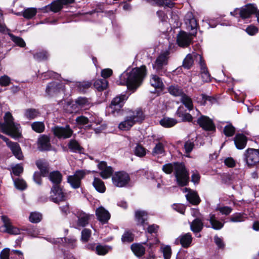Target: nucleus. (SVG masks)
Segmentation results:
<instances>
[{
    "mask_svg": "<svg viewBox=\"0 0 259 259\" xmlns=\"http://www.w3.org/2000/svg\"><path fill=\"white\" fill-rule=\"evenodd\" d=\"M146 72L145 66L135 68L130 72H123L120 76L119 84L126 85L129 90L134 92L141 85Z\"/></svg>",
    "mask_w": 259,
    "mask_h": 259,
    "instance_id": "1",
    "label": "nucleus"
},
{
    "mask_svg": "<svg viewBox=\"0 0 259 259\" xmlns=\"http://www.w3.org/2000/svg\"><path fill=\"white\" fill-rule=\"evenodd\" d=\"M162 169L166 174H170L174 171L177 182L179 186L187 185L189 174L183 164L178 162L167 163L163 165Z\"/></svg>",
    "mask_w": 259,
    "mask_h": 259,
    "instance_id": "2",
    "label": "nucleus"
},
{
    "mask_svg": "<svg viewBox=\"0 0 259 259\" xmlns=\"http://www.w3.org/2000/svg\"><path fill=\"white\" fill-rule=\"evenodd\" d=\"M4 118V122L0 123V128L2 132L12 137H19L20 135L19 124L14 122L12 114L9 112H6Z\"/></svg>",
    "mask_w": 259,
    "mask_h": 259,
    "instance_id": "3",
    "label": "nucleus"
},
{
    "mask_svg": "<svg viewBox=\"0 0 259 259\" xmlns=\"http://www.w3.org/2000/svg\"><path fill=\"white\" fill-rule=\"evenodd\" d=\"M101 74L103 78L98 80V92L104 91L103 94L102 93L100 95L101 101H103L106 100L108 95V91L107 90L108 82L106 78L112 74V70L109 68L104 69L101 71Z\"/></svg>",
    "mask_w": 259,
    "mask_h": 259,
    "instance_id": "4",
    "label": "nucleus"
},
{
    "mask_svg": "<svg viewBox=\"0 0 259 259\" xmlns=\"http://www.w3.org/2000/svg\"><path fill=\"white\" fill-rule=\"evenodd\" d=\"M127 98L128 97L125 94L117 96L113 98L109 106L111 113L114 116L120 114L124 102Z\"/></svg>",
    "mask_w": 259,
    "mask_h": 259,
    "instance_id": "5",
    "label": "nucleus"
},
{
    "mask_svg": "<svg viewBox=\"0 0 259 259\" xmlns=\"http://www.w3.org/2000/svg\"><path fill=\"white\" fill-rule=\"evenodd\" d=\"M113 185L117 187H126L130 181L128 174L124 171L115 172L112 177Z\"/></svg>",
    "mask_w": 259,
    "mask_h": 259,
    "instance_id": "6",
    "label": "nucleus"
},
{
    "mask_svg": "<svg viewBox=\"0 0 259 259\" xmlns=\"http://www.w3.org/2000/svg\"><path fill=\"white\" fill-rule=\"evenodd\" d=\"M244 160L249 167L255 165L259 163V150L248 149L244 154Z\"/></svg>",
    "mask_w": 259,
    "mask_h": 259,
    "instance_id": "7",
    "label": "nucleus"
},
{
    "mask_svg": "<svg viewBox=\"0 0 259 259\" xmlns=\"http://www.w3.org/2000/svg\"><path fill=\"white\" fill-rule=\"evenodd\" d=\"M66 198V194L63 191L62 189L59 185H54L50 192V199L55 203L65 200Z\"/></svg>",
    "mask_w": 259,
    "mask_h": 259,
    "instance_id": "8",
    "label": "nucleus"
},
{
    "mask_svg": "<svg viewBox=\"0 0 259 259\" xmlns=\"http://www.w3.org/2000/svg\"><path fill=\"white\" fill-rule=\"evenodd\" d=\"M85 174L86 173L83 170H76L73 175L68 177L67 181L73 188H78L80 186L81 180L84 178Z\"/></svg>",
    "mask_w": 259,
    "mask_h": 259,
    "instance_id": "9",
    "label": "nucleus"
},
{
    "mask_svg": "<svg viewBox=\"0 0 259 259\" xmlns=\"http://www.w3.org/2000/svg\"><path fill=\"white\" fill-rule=\"evenodd\" d=\"M168 55L169 53L168 52H165L160 54L157 57L154 64L153 65L154 69L161 75H162L165 72V70L163 69V66L167 63Z\"/></svg>",
    "mask_w": 259,
    "mask_h": 259,
    "instance_id": "10",
    "label": "nucleus"
},
{
    "mask_svg": "<svg viewBox=\"0 0 259 259\" xmlns=\"http://www.w3.org/2000/svg\"><path fill=\"white\" fill-rule=\"evenodd\" d=\"M54 135L59 138L67 139L70 138L73 133L69 125L65 127L55 126L53 129Z\"/></svg>",
    "mask_w": 259,
    "mask_h": 259,
    "instance_id": "11",
    "label": "nucleus"
},
{
    "mask_svg": "<svg viewBox=\"0 0 259 259\" xmlns=\"http://www.w3.org/2000/svg\"><path fill=\"white\" fill-rule=\"evenodd\" d=\"M37 148L40 151L51 150V144L50 137L46 135L39 136L37 139Z\"/></svg>",
    "mask_w": 259,
    "mask_h": 259,
    "instance_id": "12",
    "label": "nucleus"
},
{
    "mask_svg": "<svg viewBox=\"0 0 259 259\" xmlns=\"http://www.w3.org/2000/svg\"><path fill=\"white\" fill-rule=\"evenodd\" d=\"M198 124L206 131H214L215 125L212 120L206 116L201 115L198 119Z\"/></svg>",
    "mask_w": 259,
    "mask_h": 259,
    "instance_id": "13",
    "label": "nucleus"
},
{
    "mask_svg": "<svg viewBox=\"0 0 259 259\" xmlns=\"http://www.w3.org/2000/svg\"><path fill=\"white\" fill-rule=\"evenodd\" d=\"M98 169L100 170L98 173L102 178L105 179L110 178L113 172L112 167L107 166L106 162L103 161L98 164Z\"/></svg>",
    "mask_w": 259,
    "mask_h": 259,
    "instance_id": "14",
    "label": "nucleus"
},
{
    "mask_svg": "<svg viewBox=\"0 0 259 259\" xmlns=\"http://www.w3.org/2000/svg\"><path fill=\"white\" fill-rule=\"evenodd\" d=\"M191 35L184 31H181L177 36V43L183 48L187 47L192 42Z\"/></svg>",
    "mask_w": 259,
    "mask_h": 259,
    "instance_id": "15",
    "label": "nucleus"
},
{
    "mask_svg": "<svg viewBox=\"0 0 259 259\" xmlns=\"http://www.w3.org/2000/svg\"><path fill=\"white\" fill-rule=\"evenodd\" d=\"M207 220L209 222L210 225H205L207 228H211L214 230H221L224 225L225 222L223 220H219L214 214L210 213L209 215Z\"/></svg>",
    "mask_w": 259,
    "mask_h": 259,
    "instance_id": "16",
    "label": "nucleus"
},
{
    "mask_svg": "<svg viewBox=\"0 0 259 259\" xmlns=\"http://www.w3.org/2000/svg\"><path fill=\"white\" fill-rule=\"evenodd\" d=\"M192 237L190 233H187L180 235L175 241V244L178 245L181 244L184 248L189 247L192 243Z\"/></svg>",
    "mask_w": 259,
    "mask_h": 259,
    "instance_id": "17",
    "label": "nucleus"
},
{
    "mask_svg": "<svg viewBox=\"0 0 259 259\" xmlns=\"http://www.w3.org/2000/svg\"><path fill=\"white\" fill-rule=\"evenodd\" d=\"M256 8L252 4H248L239 10V15L242 19L248 18L256 12Z\"/></svg>",
    "mask_w": 259,
    "mask_h": 259,
    "instance_id": "18",
    "label": "nucleus"
},
{
    "mask_svg": "<svg viewBox=\"0 0 259 259\" xmlns=\"http://www.w3.org/2000/svg\"><path fill=\"white\" fill-rule=\"evenodd\" d=\"M2 220L4 223V226L6 228V231L7 233L14 235L20 234V230L12 225L10 219L7 216H2Z\"/></svg>",
    "mask_w": 259,
    "mask_h": 259,
    "instance_id": "19",
    "label": "nucleus"
},
{
    "mask_svg": "<svg viewBox=\"0 0 259 259\" xmlns=\"http://www.w3.org/2000/svg\"><path fill=\"white\" fill-rule=\"evenodd\" d=\"M111 218L109 212L103 206L98 207V221L102 224H106Z\"/></svg>",
    "mask_w": 259,
    "mask_h": 259,
    "instance_id": "20",
    "label": "nucleus"
},
{
    "mask_svg": "<svg viewBox=\"0 0 259 259\" xmlns=\"http://www.w3.org/2000/svg\"><path fill=\"white\" fill-rule=\"evenodd\" d=\"M127 116L135 123L142 122L145 118L144 114L141 109H137L135 111H130Z\"/></svg>",
    "mask_w": 259,
    "mask_h": 259,
    "instance_id": "21",
    "label": "nucleus"
},
{
    "mask_svg": "<svg viewBox=\"0 0 259 259\" xmlns=\"http://www.w3.org/2000/svg\"><path fill=\"white\" fill-rule=\"evenodd\" d=\"M63 86L57 82H52L50 83L47 88L46 93L50 96H54L63 89Z\"/></svg>",
    "mask_w": 259,
    "mask_h": 259,
    "instance_id": "22",
    "label": "nucleus"
},
{
    "mask_svg": "<svg viewBox=\"0 0 259 259\" xmlns=\"http://www.w3.org/2000/svg\"><path fill=\"white\" fill-rule=\"evenodd\" d=\"M7 146L9 147L14 155L17 159L19 160L23 159V155L18 143L11 141L10 143H9Z\"/></svg>",
    "mask_w": 259,
    "mask_h": 259,
    "instance_id": "23",
    "label": "nucleus"
},
{
    "mask_svg": "<svg viewBox=\"0 0 259 259\" xmlns=\"http://www.w3.org/2000/svg\"><path fill=\"white\" fill-rule=\"evenodd\" d=\"M190 226L191 230L193 233H196L201 231L204 226V223L201 218H197L190 223Z\"/></svg>",
    "mask_w": 259,
    "mask_h": 259,
    "instance_id": "24",
    "label": "nucleus"
},
{
    "mask_svg": "<svg viewBox=\"0 0 259 259\" xmlns=\"http://www.w3.org/2000/svg\"><path fill=\"white\" fill-rule=\"evenodd\" d=\"M77 217L78 218L77 226L84 227L89 224L91 216L84 212H78L77 213Z\"/></svg>",
    "mask_w": 259,
    "mask_h": 259,
    "instance_id": "25",
    "label": "nucleus"
},
{
    "mask_svg": "<svg viewBox=\"0 0 259 259\" xmlns=\"http://www.w3.org/2000/svg\"><path fill=\"white\" fill-rule=\"evenodd\" d=\"M247 139L243 134H237L234 138V143L238 149H244L246 145Z\"/></svg>",
    "mask_w": 259,
    "mask_h": 259,
    "instance_id": "26",
    "label": "nucleus"
},
{
    "mask_svg": "<svg viewBox=\"0 0 259 259\" xmlns=\"http://www.w3.org/2000/svg\"><path fill=\"white\" fill-rule=\"evenodd\" d=\"M185 24L191 30H194L197 27L196 20L194 18L191 13H187L185 17Z\"/></svg>",
    "mask_w": 259,
    "mask_h": 259,
    "instance_id": "27",
    "label": "nucleus"
},
{
    "mask_svg": "<svg viewBox=\"0 0 259 259\" xmlns=\"http://www.w3.org/2000/svg\"><path fill=\"white\" fill-rule=\"evenodd\" d=\"M199 56H201L195 53L188 54L183 61V66L185 68L190 69L193 64L194 58H199Z\"/></svg>",
    "mask_w": 259,
    "mask_h": 259,
    "instance_id": "28",
    "label": "nucleus"
},
{
    "mask_svg": "<svg viewBox=\"0 0 259 259\" xmlns=\"http://www.w3.org/2000/svg\"><path fill=\"white\" fill-rule=\"evenodd\" d=\"M199 64L201 69V77L204 81L208 82L210 80V74L208 71L207 68L205 64L202 60V57L199 56Z\"/></svg>",
    "mask_w": 259,
    "mask_h": 259,
    "instance_id": "29",
    "label": "nucleus"
},
{
    "mask_svg": "<svg viewBox=\"0 0 259 259\" xmlns=\"http://www.w3.org/2000/svg\"><path fill=\"white\" fill-rule=\"evenodd\" d=\"M36 165L40 170L41 174L42 176L46 177L48 175L49 168L47 162L41 160H39L36 162Z\"/></svg>",
    "mask_w": 259,
    "mask_h": 259,
    "instance_id": "30",
    "label": "nucleus"
},
{
    "mask_svg": "<svg viewBox=\"0 0 259 259\" xmlns=\"http://www.w3.org/2000/svg\"><path fill=\"white\" fill-rule=\"evenodd\" d=\"M177 122V120L176 119L167 117H163L159 121L160 125L166 128L172 127L175 125Z\"/></svg>",
    "mask_w": 259,
    "mask_h": 259,
    "instance_id": "31",
    "label": "nucleus"
},
{
    "mask_svg": "<svg viewBox=\"0 0 259 259\" xmlns=\"http://www.w3.org/2000/svg\"><path fill=\"white\" fill-rule=\"evenodd\" d=\"M186 196L187 200L193 205H197L200 202V198L196 192L191 191Z\"/></svg>",
    "mask_w": 259,
    "mask_h": 259,
    "instance_id": "32",
    "label": "nucleus"
},
{
    "mask_svg": "<svg viewBox=\"0 0 259 259\" xmlns=\"http://www.w3.org/2000/svg\"><path fill=\"white\" fill-rule=\"evenodd\" d=\"M135 124V123L132 119L127 116L124 120L119 123L118 127L121 130L127 131L130 130Z\"/></svg>",
    "mask_w": 259,
    "mask_h": 259,
    "instance_id": "33",
    "label": "nucleus"
},
{
    "mask_svg": "<svg viewBox=\"0 0 259 259\" xmlns=\"http://www.w3.org/2000/svg\"><path fill=\"white\" fill-rule=\"evenodd\" d=\"M150 82L151 85L155 89H162L164 86L161 79L156 75H151Z\"/></svg>",
    "mask_w": 259,
    "mask_h": 259,
    "instance_id": "34",
    "label": "nucleus"
},
{
    "mask_svg": "<svg viewBox=\"0 0 259 259\" xmlns=\"http://www.w3.org/2000/svg\"><path fill=\"white\" fill-rule=\"evenodd\" d=\"M135 218L139 224L143 225L147 219V213L143 210H137L135 212Z\"/></svg>",
    "mask_w": 259,
    "mask_h": 259,
    "instance_id": "35",
    "label": "nucleus"
},
{
    "mask_svg": "<svg viewBox=\"0 0 259 259\" xmlns=\"http://www.w3.org/2000/svg\"><path fill=\"white\" fill-rule=\"evenodd\" d=\"M39 111L36 109L29 108L25 110L24 116L28 119H33L35 118L40 116Z\"/></svg>",
    "mask_w": 259,
    "mask_h": 259,
    "instance_id": "36",
    "label": "nucleus"
},
{
    "mask_svg": "<svg viewBox=\"0 0 259 259\" xmlns=\"http://www.w3.org/2000/svg\"><path fill=\"white\" fill-rule=\"evenodd\" d=\"M197 102L200 103L201 105H205L208 102L210 104H212L216 102V99L212 97L201 94L197 98Z\"/></svg>",
    "mask_w": 259,
    "mask_h": 259,
    "instance_id": "37",
    "label": "nucleus"
},
{
    "mask_svg": "<svg viewBox=\"0 0 259 259\" xmlns=\"http://www.w3.org/2000/svg\"><path fill=\"white\" fill-rule=\"evenodd\" d=\"M168 92L175 97H182L184 94L183 90L178 85H171L168 88Z\"/></svg>",
    "mask_w": 259,
    "mask_h": 259,
    "instance_id": "38",
    "label": "nucleus"
},
{
    "mask_svg": "<svg viewBox=\"0 0 259 259\" xmlns=\"http://www.w3.org/2000/svg\"><path fill=\"white\" fill-rule=\"evenodd\" d=\"M91 85L92 83L90 81H83L75 82V86L77 88V90L81 93L85 92V91L91 87Z\"/></svg>",
    "mask_w": 259,
    "mask_h": 259,
    "instance_id": "39",
    "label": "nucleus"
},
{
    "mask_svg": "<svg viewBox=\"0 0 259 259\" xmlns=\"http://www.w3.org/2000/svg\"><path fill=\"white\" fill-rule=\"evenodd\" d=\"M49 179L54 185H59L62 181V175L58 171H53L50 174Z\"/></svg>",
    "mask_w": 259,
    "mask_h": 259,
    "instance_id": "40",
    "label": "nucleus"
},
{
    "mask_svg": "<svg viewBox=\"0 0 259 259\" xmlns=\"http://www.w3.org/2000/svg\"><path fill=\"white\" fill-rule=\"evenodd\" d=\"M88 104V101L86 98L79 97L76 100L75 104L68 102L67 106L68 107L70 106L72 107H73L74 106H78L79 108H82Z\"/></svg>",
    "mask_w": 259,
    "mask_h": 259,
    "instance_id": "41",
    "label": "nucleus"
},
{
    "mask_svg": "<svg viewBox=\"0 0 259 259\" xmlns=\"http://www.w3.org/2000/svg\"><path fill=\"white\" fill-rule=\"evenodd\" d=\"M131 249L133 252L137 256H141L143 255L145 251V248L141 244H134L131 246Z\"/></svg>",
    "mask_w": 259,
    "mask_h": 259,
    "instance_id": "42",
    "label": "nucleus"
},
{
    "mask_svg": "<svg viewBox=\"0 0 259 259\" xmlns=\"http://www.w3.org/2000/svg\"><path fill=\"white\" fill-rule=\"evenodd\" d=\"M181 101L183 104L189 110H191L193 108V103L192 99L187 95L184 94L181 97Z\"/></svg>",
    "mask_w": 259,
    "mask_h": 259,
    "instance_id": "43",
    "label": "nucleus"
},
{
    "mask_svg": "<svg viewBox=\"0 0 259 259\" xmlns=\"http://www.w3.org/2000/svg\"><path fill=\"white\" fill-rule=\"evenodd\" d=\"M50 10L54 12H58L63 8V6L60 0H56L48 6Z\"/></svg>",
    "mask_w": 259,
    "mask_h": 259,
    "instance_id": "44",
    "label": "nucleus"
},
{
    "mask_svg": "<svg viewBox=\"0 0 259 259\" xmlns=\"http://www.w3.org/2000/svg\"><path fill=\"white\" fill-rule=\"evenodd\" d=\"M37 13V10L34 8H29L25 9L23 12V16L26 19H31Z\"/></svg>",
    "mask_w": 259,
    "mask_h": 259,
    "instance_id": "45",
    "label": "nucleus"
},
{
    "mask_svg": "<svg viewBox=\"0 0 259 259\" xmlns=\"http://www.w3.org/2000/svg\"><path fill=\"white\" fill-rule=\"evenodd\" d=\"M182 108L183 107H180L176 112L177 115L179 117H181L182 118V120L185 121H191L192 120L193 117L191 114L189 113H183L182 110Z\"/></svg>",
    "mask_w": 259,
    "mask_h": 259,
    "instance_id": "46",
    "label": "nucleus"
},
{
    "mask_svg": "<svg viewBox=\"0 0 259 259\" xmlns=\"http://www.w3.org/2000/svg\"><path fill=\"white\" fill-rule=\"evenodd\" d=\"M31 128L36 133H41L44 131L45 126L44 122L35 121L31 124Z\"/></svg>",
    "mask_w": 259,
    "mask_h": 259,
    "instance_id": "47",
    "label": "nucleus"
},
{
    "mask_svg": "<svg viewBox=\"0 0 259 259\" xmlns=\"http://www.w3.org/2000/svg\"><path fill=\"white\" fill-rule=\"evenodd\" d=\"M246 218V217L244 214L236 213L231 216L230 221L234 223L242 222L244 221Z\"/></svg>",
    "mask_w": 259,
    "mask_h": 259,
    "instance_id": "48",
    "label": "nucleus"
},
{
    "mask_svg": "<svg viewBox=\"0 0 259 259\" xmlns=\"http://www.w3.org/2000/svg\"><path fill=\"white\" fill-rule=\"evenodd\" d=\"M68 147L73 152L81 153L82 149L79 143L75 140H71L68 144Z\"/></svg>",
    "mask_w": 259,
    "mask_h": 259,
    "instance_id": "49",
    "label": "nucleus"
},
{
    "mask_svg": "<svg viewBox=\"0 0 259 259\" xmlns=\"http://www.w3.org/2000/svg\"><path fill=\"white\" fill-rule=\"evenodd\" d=\"M9 35L10 36L11 39L17 46L20 47H24L25 46V42L21 37L16 36L11 33H9Z\"/></svg>",
    "mask_w": 259,
    "mask_h": 259,
    "instance_id": "50",
    "label": "nucleus"
},
{
    "mask_svg": "<svg viewBox=\"0 0 259 259\" xmlns=\"http://www.w3.org/2000/svg\"><path fill=\"white\" fill-rule=\"evenodd\" d=\"M41 219V214L37 212H31L29 216V221L33 223H37L39 222Z\"/></svg>",
    "mask_w": 259,
    "mask_h": 259,
    "instance_id": "51",
    "label": "nucleus"
},
{
    "mask_svg": "<svg viewBox=\"0 0 259 259\" xmlns=\"http://www.w3.org/2000/svg\"><path fill=\"white\" fill-rule=\"evenodd\" d=\"M134 153L137 156L143 157L146 155V151L145 148L142 145H137L135 148Z\"/></svg>",
    "mask_w": 259,
    "mask_h": 259,
    "instance_id": "52",
    "label": "nucleus"
},
{
    "mask_svg": "<svg viewBox=\"0 0 259 259\" xmlns=\"http://www.w3.org/2000/svg\"><path fill=\"white\" fill-rule=\"evenodd\" d=\"M164 152V146L161 143H158L152 150L153 155H159Z\"/></svg>",
    "mask_w": 259,
    "mask_h": 259,
    "instance_id": "53",
    "label": "nucleus"
},
{
    "mask_svg": "<svg viewBox=\"0 0 259 259\" xmlns=\"http://www.w3.org/2000/svg\"><path fill=\"white\" fill-rule=\"evenodd\" d=\"M235 132V128L231 124L226 125L224 129V133L227 137H232Z\"/></svg>",
    "mask_w": 259,
    "mask_h": 259,
    "instance_id": "54",
    "label": "nucleus"
},
{
    "mask_svg": "<svg viewBox=\"0 0 259 259\" xmlns=\"http://www.w3.org/2000/svg\"><path fill=\"white\" fill-rule=\"evenodd\" d=\"M48 53L44 51L37 52L34 54V58L38 61L46 60L48 58Z\"/></svg>",
    "mask_w": 259,
    "mask_h": 259,
    "instance_id": "55",
    "label": "nucleus"
},
{
    "mask_svg": "<svg viewBox=\"0 0 259 259\" xmlns=\"http://www.w3.org/2000/svg\"><path fill=\"white\" fill-rule=\"evenodd\" d=\"M15 187L20 190H23L26 188V184L25 182L19 178L16 179L14 180Z\"/></svg>",
    "mask_w": 259,
    "mask_h": 259,
    "instance_id": "56",
    "label": "nucleus"
},
{
    "mask_svg": "<svg viewBox=\"0 0 259 259\" xmlns=\"http://www.w3.org/2000/svg\"><path fill=\"white\" fill-rule=\"evenodd\" d=\"M121 240L123 242H131L134 240V235L129 231H125L122 235Z\"/></svg>",
    "mask_w": 259,
    "mask_h": 259,
    "instance_id": "57",
    "label": "nucleus"
},
{
    "mask_svg": "<svg viewBox=\"0 0 259 259\" xmlns=\"http://www.w3.org/2000/svg\"><path fill=\"white\" fill-rule=\"evenodd\" d=\"M10 256L11 259H24L23 253L18 250H12Z\"/></svg>",
    "mask_w": 259,
    "mask_h": 259,
    "instance_id": "58",
    "label": "nucleus"
},
{
    "mask_svg": "<svg viewBox=\"0 0 259 259\" xmlns=\"http://www.w3.org/2000/svg\"><path fill=\"white\" fill-rule=\"evenodd\" d=\"M194 147V141L193 140H189L186 141L184 145V148L185 152L187 153H189L192 151Z\"/></svg>",
    "mask_w": 259,
    "mask_h": 259,
    "instance_id": "59",
    "label": "nucleus"
},
{
    "mask_svg": "<svg viewBox=\"0 0 259 259\" xmlns=\"http://www.w3.org/2000/svg\"><path fill=\"white\" fill-rule=\"evenodd\" d=\"M11 83V78L8 75H4L0 77V85L2 87L8 86Z\"/></svg>",
    "mask_w": 259,
    "mask_h": 259,
    "instance_id": "60",
    "label": "nucleus"
},
{
    "mask_svg": "<svg viewBox=\"0 0 259 259\" xmlns=\"http://www.w3.org/2000/svg\"><path fill=\"white\" fill-rule=\"evenodd\" d=\"M91 235V231L88 229H84L81 232V240L83 241L87 242L89 240Z\"/></svg>",
    "mask_w": 259,
    "mask_h": 259,
    "instance_id": "61",
    "label": "nucleus"
},
{
    "mask_svg": "<svg viewBox=\"0 0 259 259\" xmlns=\"http://www.w3.org/2000/svg\"><path fill=\"white\" fill-rule=\"evenodd\" d=\"M75 121L78 125H83L89 122V119L84 116H80L76 118Z\"/></svg>",
    "mask_w": 259,
    "mask_h": 259,
    "instance_id": "62",
    "label": "nucleus"
},
{
    "mask_svg": "<svg viewBox=\"0 0 259 259\" xmlns=\"http://www.w3.org/2000/svg\"><path fill=\"white\" fill-rule=\"evenodd\" d=\"M110 249L111 247L109 246L98 244V255H105Z\"/></svg>",
    "mask_w": 259,
    "mask_h": 259,
    "instance_id": "63",
    "label": "nucleus"
},
{
    "mask_svg": "<svg viewBox=\"0 0 259 259\" xmlns=\"http://www.w3.org/2000/svg\"><path fill=\"white\" fill-rule=\"evenodd\" d=\"M10 254V249L9 248H5L0 253L1 259H11Z\"/></svg>",
    "mask_w": 259,
    "mask_h": 259,
    "instance_id": "64",
    "label": "nucleus"
}]
</instances>
